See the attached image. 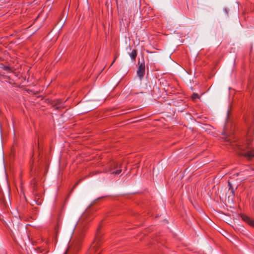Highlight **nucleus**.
I'll return each mask as SVG.
<instances>
[{
    "label": "nucleus",
    "mask_w": 254,
    "mask_h": 254,
    "mask_svg": "<svg viewBox=\"0 0 254 254\" xmlns=\"http://www.w3.org/2000/svg\"><path fill=\"white\" fill-rule=\"evenodd\" d=\"M252 141L251 139H248L245 144L239 147V155L245 157L249 160L254 157V149H252L251 146Z\"/></svg>",
    "instance_id": "f257e3e1"
},
{
    "label": "nucleus",
    "mask_w": 254,
    "mask_h": 254,
    "mask_svg": "<svg viewBox=\"0 0 254 254\" xmlns=\"http://www.w3.org/2000/svg\"><path fill=\"white\" fill-rule=\"evenodd\" d=\"M101 226H99L97 229L96 235L94 242L89 249L86 254H99L100 252H98L99 248L101 244V235L100 234Z\"/></svg>",
    "instance_id": "f03ea898"
},
{
    "label": "nucleus",
    "mask_w": 254,
    "mask_h": 254,
    "mask_svg": "<svg viewBox=\"0 0 254 254\" xmlns=\"http://www.w3.org/2000/svg\"><path fill=\"white\" fill-rule=\"evenodd\" d=\"M31 185L33 189V194L35 203L40 205L42 204L43 198L41 190L39 191L37 186L36 181L33 179L31 181Z\"/></svg>",
    "instance_id": "7ed1b4c3"
},
{
    "label": "nucleus",
    "mask_w": 254,
    "mask_h": 254,
    "mask_svg": "<svg viewBox=\"0 0 254 254\" xmlns=\"http://www.w3.org/2000/svg\"><path fill=\"white\" fill-rule=\"evenodd\" d=\"M122 171L121 165H119L117 162L114 161L110 162L105 169L106 173L116 175H119Z\"/></svg>",
    "instance_id": "20e7f679"
},
{
    "label": "nucleus",
    "mask_w": 254,
    "mask_h": 254,
    "mask_svg": "<svg viewBox=\"0 0 254 254\" xmlns=\"http://www.w3.org/2000/svg\"><path fill=\"white\" fill-rule=\"evenodd\" d=\"M81 242L76 241L72 242L68 247L66 253L69 254H76L80 248Z\"/></svg>",
    "instance_id": "39448f33"
},
{
    "label": "nucleus",
    "mask_w": 254,
    "mask_h": 254,
    "mask_svg": "<svg viewBox=\"0 0 254 254\" xmlns=\"http://www.w3.org/2000/svg\"><path fill=\"white\" fill-rule=\"evenodd\" d=\"M139 66L137 70V74L138 76L139 77V79L141 80L142 78L143 77L144 74H145V63L144 62L141 63L139 64V63H138Z\"/></svg>",
    "instance_id": "423d86ee"
},
{
    "label": "nucleus",
    "mask_w": 254,
    "mask_h": 254,
    "mask_svg": "<svg viewBox=\"0 0 254 254\" xmlns=\"http://www.w3.org/2000/svg\"><path fill=\"white\" fill-rule=\"evenodd\" d=\"M241 217L244 221H245L246 223H248L250 226L254 227V219L250 218L249 216L244 215V214H241Z\"/></svg>",
    "instance_id": "0eeeda50"
},
{
    "label": "nucleus",
    "mask_w": 254,
    "mask_h": 254,
    "mask_svg": "<svg viewBox=\"0 0 254 254\" xmlns=\"http://www.w3.org/2000/svg\"><path fill=\"white\" fill-rule=\"evenodd\" d=\"M53 107L55 108V110H57L61 108H64V103L61 100L58 99L53 102Z\"/></svg>",
    "instance_id": "6e6552de"
},
{
    "label": "nucleus",
    "mask_w": 254,
    "mask_h": 254,
    "mask_svg": "<svg viewBox=\"0 0 254 254\" xmlns=\"http://www.w3.org/2000/svg\"><path fill=\"white\" fill-rule=\"evenodd\" d=\"M129 56L131 58V59L135 61L136 56H137V51L135 49H133L132 50L131 52L129 54Z\"/></svg>",
    "instance_id": "1a4fd4ad"
},
{
    "label": "nucleus",
    "mask_w": 254,
    "mask_h": 254,
    "mask_svg": "<svg viewBox=\"0 0 254 254\" xmlns=\"http://www.w3.org/2000/svg\"><path fill=\"white\" fill-rule=\"evenodd\" d=\"M37 251L38 253H43V254H47L48 252L47 250L40 249V248H38L37 249Z\"/></svg>",
    "instance_id": "9d476101"
},
{
    "label": "nucleus",
    "mask_w": 254,
    "mask_h": 254,
    "mask_svg": "<svg viewBox=\"0 0 254 254\" xmlns=\"http://www.w3.org/2000/svg\"><path fill=\"white\" fill-rule=\"evenodd\" d=\"M228 186L229 187V190H231L233 195H234V190L233 188L232 185L230 181L228 182Z\"/></svg>",
    "instance_id": "9b49d317"
},
{
    "label": "nucleus",
    "mask_w": 254,
    "mask_h": 254,
    "mask_svg": "<svg viewBox=\"0 0 254 254\" xmlns=\"http://www.w3.org/2000/svg\"><path fill=\"white\" fill-rule=\"evenodd\" d=\"M2 68V69L3 70H4L5 71H7L8 72H11V71L10 67H9L8 66L3 65Z\"/></svg>",
    "instance_id": "f8f14e48"
},
{
    "label": "nucleus",
    "mask_w": 254,
    "mask_h": 254,
    "mask_svg": "<svg viewBox=\"0 0 254 254\" xmlns=\"http://www.w3.org/2000/svg\"><path fill=\"white\" fill-rule=\"evenodd\" d=\"M191 98L193 100H194L196 99L199 98V96L196 93H193L191 96Z\"/></svg>",
    "instance_id": "ddd939ff"
},
{
    "label": "nucleus",
    "mask_w": 254,
    "mask_h": 254,
    "mask_svg": "<svg viewBox=\"0 0 254 254\" xmlns=\"http://www.w3.org/2000/svg\"><path fill=\"white\" fill-rule=\"evenodd\" d=\"M118 56H119V55H118V54H116V55H115V57H114V61H113V62H112V63L111 64V65H112L113 64V63L115 62V61H116V60L117 59V58L118 57Z\"/></svg>",
    "instance_id": "4468645a"
},
{
    "label": "nucleus",
    "mask_w": 254,
    "mask_h": 254,
    "mask_svg": "<svg viewBox=\"0 0 254 254\" xmlns=\"http://www.w3.org/2000/svg\"><path fill=\"white\" fill-rule=\"evenodd\" d=\"M77 186L76 185L74 184V185L73 186L71 190V191H72L75 188V187H76Z\"/></svg>",
    "instance_id": "2eb2a0df"
},
{
    "label": "nucleus",
    "mask_w": 254,
    "mask_h": 254,
    "mask_svg": "<svg viewBox=\"0 0 254 254\" xmlns=\"http://www.w3.org/2000/svg\"><path fill=\"white\" fill-rule=\"evenodd\" d=\"M82 179H80L77 182L78 183V184H79L81 181Z\"/></svg>",
    "instance_id": "dca6fc26"
},
{
    "label": "nucleus",
    "mask_w": 254,
    "mask_h": 254,
    "mask_svg": "<svg viewBox=\"0 0 254 254\" xmlns=\"http://www.w3.org/2000/svg\"><path fill=\"white\" fill-rule=\"evenodd\" d=\"M235 175H236L235 174L233 175V178H234ZM231 178H232V177H231Z\"/></svg>",
    "instance_id": "f3484780"
},
{
    "label": "nucleus",
    "mask_w": 254,
    "mask_h": 254,
    "mask_svg": "<svg viewBox=\"0 0 254 254\" xmlns=\"http://www.w3.org/2000/svg\"><path fill=\"white\" fill-rule=\"evenodd\" d=\"M236 175V176H238L239 175V173H237Z\"/></svg>",
    "instance_id": "a211bd4d"
},
{
    "label": "nucleus",
    "mask_w": 254,
    "mask_h": 254,
    "mask_svg": "<svg viewBox=\"0 0 254 254\" xmlns=\"http://www.w3.org/2000/svg\"><path fill=\"white\" fill-rule=\"evenodd\" d=\"M75 185H76V186H77V185H78V183H77V182H76V183L75 184Z\"/></svg>",
    "instance_id": "6ab92c4d"
},
{
    "label": "nucleus",
    "mask_w": 254,
    "mask_h": 254,
    "mask_svg": "<svg viewBox=\"0 0 254 254\" xmlns=\"http://www.w3.org/2000/svg\"><path fill=\"white\" fill-rule=\"evenodd\" d=\"M239 180L240 181H242V179H239Z\"/></svg>",
    "instance_id": "aec40b11"
}]
</instances>
